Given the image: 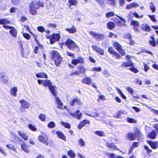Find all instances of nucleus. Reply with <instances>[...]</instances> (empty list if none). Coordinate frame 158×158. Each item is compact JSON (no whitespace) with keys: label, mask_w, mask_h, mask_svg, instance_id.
I'll use <instances>...</instances> for the list:
<instances>
[{"label":"nucleus","mask_w":158,"mask_h":158,"mask_svg":"<svg viewBox=\"0 0 158 158\" xmlns=\"http://www.w3.org/2000/svg\"><path fill=\"white\" fill-rule=\"evenodd\" d=\"M65 44L70 50L78 51L79 50L78 46L72 40L68 39L65 42Z\"/></svg>","instance_id":"obj_1"},{"label":"nucleus","mask_w":158,"mask_h":158,"mask_svg":"<svg viewBox=\"0 0 158 158\" xmlns=\"http://www.w3.org/2000/svg\"><path fill=\"white\" fill-rule=\"evenodd\" d=\"M52 59L53 60L55 65L58 66L60 64L62 58L58 52L56 51H52L51 53Z\"/></svg>","instance_id":"obj_2"},{"label":"nucleus","mask_w":158,"mask_h":158,"mask_svg":"<svg viewBox=\"0 0 158 158\" xmlns=\"http://www.w3.org/2000/svg\"><path fill=\"white\" fill-rule=\"evenodd\" d=\"M49 139L48 135L46 134H44L43 135H39L38 137L39 141L47 146L49 144L48 142Z\"/></svg>","instance_id":"obj_3"},{"label":"nucleus","mask_w":158,"mask_h":158,"mask_svg":"<svg viewBox=\"0 0 158 158\" xmlns=\"http://www.w3.org/2000/svg\"><path fill=\"white\" fill-rule=\"evenodd\" d=\"M50 39V43L53 44L56 41H59L60 38V36L59 34H53L51 35L48 36Z\"/></svg>","instance_id":"obj_4"},{"label":"nucleus","mask_w":158,"mask_h":158,"mask_svg":"<svg viewBox=\"0 0 158 158\" xmlns=\"http://www.w3.org/2000/svg\"><path fill=\"white\" fill-rule=\"evenodd\" d=\"M3 27L7 29H10V30L9 31L10 34L13 37H16L17 34V30L14 27L6 25H3Z\"/></svg>","instance_id":"obj_5"},{"label":"nucleus","mask_w":158,"mask_h":158,"mask_svg":"<svg viewBox=\"0 0 158 158\" xmlns=\"http://www.w3.org/2000/svg\"><path fill=\"white\" fill-rule=\"evenodd\" d=\"M38 83L40 85H42L43 86L45 87H49L51 85L52 83L51 81L48 80H37Z\"/></svg>","instance_id":"obj_6"},{"label":"nucleus","mask_w":158,"mask_h":158,"mask_svg":"<svg viewBox=\"0 0 158 158\" xmlns=\"http://www.w3.org/2000/svg\"><path fill=\"white\" fill-rule=\"evenodd\" d=\"M89 34L92 36L94 37L95 39L98 40L103 39L104 37L103 35L98 34L94 31H90Z\"/></svg>","instance_id":"obj_7"},{"label":"nucleus","mask_w":158,"mask_h":158,"mask_svg":"<svg viewBox=\"0 0 158 158\" xmlns=\"http://www.w3.org/2000/svg\"><path fill=\"white\" fill-rule=\"evenodd\" d=\"M0 80L4 84H6L8 81L7 77L4 73H0Z\"/></svg>","instance_id":"obj_8"},{"label":"nucleus","mask_w":158,"mask_h":158,"mask_svg":"<svg viewBox=\"0 0 158 158\" xmlns=\"http://www.w3.org/2000/svg\"><path fill=\"white\" fill-rule=\"evenodd\" d=\"M93 49L99 54L103 55L104 54V50L98 47L93 45L92 46Z\"/></svg>","instance_id":"obj_9"},{"label":"nucleus","mask_w":158,"mask_h":158,"mask_svg":"<svg viewBox=\"0 0 158 158\" xmlns=\"http://www.w3.org/2000/svg\"><path fill=\"white\" fill-rule=\"evenodd\" d=\"M70 114L71 116L76 118L77 119H80L82 115V113H80V111L79 110H77L75 113H70Z\"/></svg>","instance_id":"obj_10"},{"label":"nucleus","mask_w":158,"mask_h":158,"mask_svg":"<svg viewBox=\"0 0 158 158\" xmlns=\"http://www.w3.org/2000/svg\"><path fill=\"white\" fill-rule=\"evenodd\" d=\"M65 31L70 34H73L77 32V29L75 27L72 25L70 28H67L65 29Z\"/></svg>","instance_id":"obj_11"},{"label":"nucleus","mask_w":158,"mask_h":158,"mask_svg":"<svg viewBox=\"0 0 158 158\" xmlns=\"http://www.w3.org/2000/svg\"><path fill=\"white\" fill-rule=\"evenodd\" d=\"M147 143L151 146L153 149H156L158 147V141L152 142L151 141H148Z\"/></svg>","instance_id":"obj_12"},{"label":"nucleus","mask_w":158,"mask_h":158,"mask_svg":"<svg viewBox=\"0 0 158 158\" xmlns=\"http://www.w3.org/2000/svg\"><path fill=\"white\" fill-rule=\"evenodd\" d=\"M131 24L133 26L134 30L136 31H138V28L139 27V24L138 22L132 20L131 22Z\"/></svg>","instance_id":"obj_13"},{"label":"nucleus","mask_w":158,"mask_h":158,"mask_svg":"<svg viewBox=\"0 0 158 158\" xmlns=\"http://www.w3.org/2000/svg\"><path fill=\"white\" fill-rule=\"evenodd\" d=\"M127 139L130 141L135 140L136 138L135 134L131 132L127 134Z\"/></svg>","instance_id":"obj_14"},{"label":"nucleus","mask_w":158,"mask_h":158,"mask_svg":"<svg viewBox=\"0 0 158 158\" xmlns=\"http://www.w3.org/2000/svg\"><path fill=\"white\" fill-rule=\"evenodd\" d=\"M19 102L21 104V106L25 109H27L29 106V104L25 100H21Z\"/></svg>","instance_id":"obj_15"},{"label":"nucleus","mask_w":158,"mask_h":158,"mask_svg":"<svg viewBox=\"0 0 158 158\" xmlns=\"http://www.w3.org/2000/svg\"><path fill=\"white\" fill-rule=\"evenodd\" d=\"M90 123V122L89 120L87 119H85L81 122L80 124L78 126V128L79 129H81L83 127L85 126L86 124H89Z\"/></svg>","instance_id":"obj_16"},{"label":"nucleus","mask_w":158,"mask_h":158,"mask_svg":"<svg viewBox=\"0 0 158 158\" xmlns=\"http://www.w3.org/2000/svg\"><path fill=\"white\" fill-rule=\"evenodd\" d=\"M81 82L88 85H90L91 84L92 81L89 77H86L82 80Z\"/></svg>","instance_id":"obj_17"},{"label":"nucleus","mask_w":158,"mask_h":158,"mask_svg":"<svg viewBox=\"0 0 158 158\" xmlns=\"http://www.w3.org/2000/svg\"><path fill=\"white\" fill-rule=\"evenodd\" d=\"M21 149L25 152L29 153L30 152V150L28 145H26L25 143H23L21 145Z\"/></svg>","instance_id":"obj_18"},{"label":"nucleus","mask_w":158,"mask_h":158,"mask_svg":"<svg viewBox=\"0 0 158 158\" xmlns=\"http://www.w3.org/2000/svg\"><path fill=\"white\" fill-rule=\"evenodd\" d=\"M56 135L58 138L63 140L64 141H66V137L62 132L60 131H57Z\"/></svg>","instance_id":"obj_19"},{"label":"nucleus","mask_w":158,"mask_h":158,"mask_svg":"<svg viewBox=\"0 0 158 158\" xmlns=\"http://www.w3.org/2000/svg\"><path fill=\"white\" fill-rule=\"evenodd\" d=\"M55 100L57 105V107L59 108L62 109L63 106V104L59 99V98L56 96Z\"/></svg>","instance_id":"obj_20"},{"label":"nucleus","mask_w":158,"mask_h":158,"mask_svg":"<svg viewBox=\"0 0 158 158\" xmlns=\"http://www.w3.org/2000/svg\"><path fill=\"white\" fill-rule=\"evenodd\" d=\"M30 6L35 8L36 9H38L40 8V5L39 4V2H32L30 4Z\"/></svg>","instance_id":"obj_21"},{"label":"nucleus","mask_w":158,"mask_h":158,"mask_svg":"<svg viewBox=\"0 0 158 158\" xmlns=\"http://www.w3.org/2000/svg\"><path fill=\"white\" fill-rule=\"evenodd\" d=\"M56 87L55 86L52 85L48 87V88L52 94V95L55 96H56Z\"/></svg>","instance_id":"obj_22"},{"label":"nucleus","mask_w":158,"mask_h":158,"mask_svg":"<svg viewBox=\"0 0 158 158\" xmlns=\"http://www.w3.org/2000/svg\"><path fill=\"white\" fill-rule=\"evenodd\" d=\"M141 29L145 31H149L151 30L150 27L146 24H142L141 26Z\"/></svg>","instance_id":"obj_23"},{"label":"nucleus","mask_w":158,"mask_h":158,"mask_svg":"<svg viewBox=\"0 0 158 158\" xmlns=\"http://www.w3.org/2000/svg\"><path fill=\"white\" fill-rule=\"evenodd\" d=\"M148 138L151 139H154L156 138V133L155 130H153L152 132L150 133L148 135Z\"/></svg>","instance_id":"obj_24"},{"label":"nucleus","mask_w":158,"mask_h":158,"mask_svg":"<svg viewBox=\"0 0 158 158\" xmlns=\"http://www.w3.org/2000/svg\"><path fill=\"white\" fill-rule=\"evenodd\" d=\"M36 76L37 78H48V76L47 75L44 73H36Z\"/></svg>","instance_id":"obj_25"},{"label":"nucleus","mask_w":158,"mask_h":158,"mask_svg":"<svg viewBox=\"0 0 158 158\" xmlns=\"http://www.w3.org/2000/svg\"><path fill=\"white\" fill-rule=\"evenodd\" d=\"M139 5L138 4L136 3H132L131 4L128 5L126 8L127 9H130L132 8H135L139 6Z\"/></svg>","instance_id":"obj_26"},{"label":"nucleus","mask_w":158,"mask_h":158,"mask_svg":"<svg viewBox=\"0 0 158 158\" xmlns=\"http://www.w3.org/2000/svg\"><path fill=\"white\" fill-rule=\"evenodd\" d=\"M17 92V87H15L11 89L10 90V93L11 95L15 97L17 95L16 93Z\"/></svg>","instance_id":"obj_27"},{"label":"nucleus","mask_w":158,"mask_h":158,"mask_svg":"<svg viewBox=\"0 0 158 158\" xmlns=\"http://www.w3.org/2000/svg\"><path fill=\"white\" fill-rule=\"evenodd\" d=\"M29 12L32 15H36L37 13V9L29 6Z\"/></svg>","instance_id":"obj_28"},{"label":"nucleus","mask_w":158,"mask_h":158,"mask_svg":"<svg viewBox=\"0 0 158 158\" xmlns=\"http://www.w3.org/2000/svg\"><path fill=\"white\" fill-rule=\"evenodd\" d=\"M132 65V62L129 61L127 62H124L121 64V66L123 67H126L128 66H131Z\"/></svg>","instance_id":"obj_29"},{"label":"nucleus","mask_w":158,"mask_h":158,"mask_svg":"<svg viewBox=\"0 0 158 158\" xmlns=\"http://www.w3.org/2000/svg\"><path fill=\"white\" fill-rule=\"evenodd\" d=\"M69 3L67 5L69 8H71V6L72 5H76L77 3V0H69L68 1Z\"/></svg>","instance_id":"obj_30"},{"label":"nucleus","mask_w":158,"mask_h":158,"mask_svg":"<svg viewBox=\"0 0 158 158\" xmlns=\"http://www.w3.org/2000/svg\"><path fill=\"white\" fill-rule=\"evenodd\" d=\"M18 133L19 135H20L23 139L26 140H27L28 139V136L25 134L20 131H18Z\"/></svg>","instance_id":"obj_31"},{"label":"nucleus","mask_w":158,"mask_h":158,"mask_svg":"<svg viewBox=\"0 0 158 158\" xmlns=\"http://www.w3.org/2000/svg\"><path fill=\"white\" fill-rule=\"evenodd\" d=\"M38 118L41 121L44 122L45 121L46 116L44 114H41L39 115Z\"/></svg>","instance_id":"obj_32"},{"label":"nucleus","mask_w":158,"mask_h":158,"mask_svg":"<svg viewBox=\"0 0 158 158\" xmlns=\"http://www.w3.org/2000/svg\"><path fill=\"white\" fill-rule=\"evenodd\" d=\"M78 142L79 145L81 147H84L85 145V141L82 138L79 139L78 141Z\"/></svg>","instance_id":"obj_33"},{"label":"nucleus","mask_w":158,"mask_h":158,"mask_svg":"<svg viewBox=\"0 0 158 158\" xmlns=\"http://www.w3.org/2000/svg\"><path fill=\"white\" fill-rule=\"evenodd\" d=\"M106 144L108 147H109L111 149L114 150L116 149V147L113 143H107Z\"/></svg>","instance_id":"obj_34"},{"label":"nucleus","mask_w":158,"mask_h":158,"mask_svg":"<svg viewBox=\"0 0 158 158\" xmlns=\"http://www.w3.org/2000/svg\"><path fill=\"white\" fill-rule=\"evenodd\" d=\"M56 125L53 122H50L48 123L47 125V127L49 128L52 129L55 127Z\"/></svg>","instance_id":"obj_35"},{"label":"nucleus","mask_w":158,"mask_h":158,"mask_svg":"<svg viewBox=\"0 0 158 158\" xmlns=\"http://www.w3.org/2000/svg\"><path fill=\"white\" fill-rule=\"evenodd\" d=\"M150 4V9H151L152 12H155L156 10V7L154 4L152 2H151Z\"/></svg>","instance_id":"obj_36"},{"label":"nucleus","mask_w":158,"mask_h":158,"mask_svg":"<svg viewBox=\"0 0 158 158\" xmlns=\"http://www.w3.org/2000/svg\"><path fill=\"white\" fill-rule=\"evenodd\" d=\"M95 134L100 136H105V134L102 131H96L94 132Z\"/></svg>","instance_id":"obj_37"},{"label":"nucleus","mask_w":158,"mask_h":158,"mask_svg":"<svg viewBox=\"0 0 158 158\" xmlns=\"http://www.w3.org/2000/svg\"><path fill=\"white\" fill-rule=\"evenodd\" d=\"M9 23V21L6 19H0V24H3V25H5V24L8 23Z\"/></svg>","instance_id":"obj_38"},{"label":"nucleus","mask_w":158,"mask_h":158,"mask_svg":"<svg viewBox=\"0 0 158 158\" xmlns=\"http://www.w3.org/2000/svg\"><path fill=\"white\" fill-rule=\"evenodd\" d=\"M61 124L65 127L70 129L71 128L70 125L68 123L64 122H61Z\"/></svg>","instance_id":"obj_39"},{"label":"nucleus","mask_w":158,"mask_h":158,"mask_svg":"<svg viewBox=\"0 0 158 158\" xmlns=\"http://www.w3.org/2000/svg\"><path fill=\"white\" fill-rule=\"evenodd\" d=\"M114 26V23L112 22H109L107 24V27L110 29H113Z\"/></svg>","instance_id":"obj_40"},{"label":"nucleus","mask_w":158,"mask_h":158,"mask_svg":"<svg viewBox=\"0 0 158 158\" xmlns=\"http://www.w3.org/2000/svg\"><path fill=\"white\" fill-rule=\"evenodd\" d=\"M68 154L72 158H74L75 156V153L72 151L69 150L68 152Z\"/></svg>","instance_id":"obj_41"},{"label":"nucleus","mask_w":158,"mask_h":158,"mask_svg":"<svg viewBox=\"0 0 158 158\" xmlns=\"http://www.w3.org/2000/svg\"><path fill=\"white\" fill-rule=\"evenodd\" d=\"M151 38L152 40H149V44L152 46H156V43L155 41L154 37L153 36H151Z\"/></svg>","instance_id":"obj_42"},{"label":"nucleus","mask_w":158,"mask_h":158,"mask_svg":"<svg viewBox=\"0 0 158 158\" xmlns=\"http://www.w3.org/2000/svg\"><path fill=\"white\" fill-rule=\"evenodd\" d=\"M6 146L8 148L12 150L14 152H16V149L15 148L13 145L11 144H7Z\"/></svg>","instance_id":"obj_43"},{"label":"nucleus","mask_w":158,"mask_h":158,"mask_svg":"<svg viewBox=\"0 0 158 158\" xmlns=\"http://www.w3.org/2000/svg\"><path fill=\"white\" fill-rule=\"evenodd\" d=\"M127 121L130 123H136L137 121L135 119L128 117L127 118Z\"/></svg>","instance_id":"obj_44"},{"label":"nucleus","mask_w":158,"mask_h":158,"mask_svg":"<svg viewBox=\"0 0 158 158\" xmlns=\"http://www.w3.org/2000/svg\"><path fill=\"white\" fill-rule=\"evenodd\" d=\"M78 60V62L80 64H84L85 60L84 58L81 56H79L77 59Z\"/></svg>","instance_id":"obj_45"},{"label":"nucleus","mask_w":158,"mask_h":158,"mask_svg":"<svg viewBox=\"0 0 158 158\" xmlns=\"http://www.w3.org/2000/svg\"><path fill=\"white\" fill-rule=\"evenodd\" d=\"M116 89L117 90L120 96L124 99H125L126 98V96L124 95L123 93L118 88H116Z\"/></svg>","instance_id":"obj_46"},{"label":"nucleus","mask_w":158,"mask_h":158,"mask_svg":"<svg viewBox=\"0 0 158 158\" xmlns=\"http://www.w3.org/2000/svg\"><path fill=\"white\" fill-rule=\"evenodd\" d=\"M78 69L79 70V71H78L79 72V73H85L86 70L85 68L81 66H80L78 68Z\"/></svg>","instance_id":"obj_47"},{"label":"nucleus","mask_w":158,"mask_h":158,"mask_svg":"<svg viewBox=\"0 0 158 158\" xmlns=\"http://www.w3.org/2000/svg\"><path fill=\"white\" fill-rule=\"evenodd\" d=\"M114 46L117 50L121 48V46L117 42L114 43Z\"/></svg>","instance_id":"obj_48"},{"label":"nucleus","mask_w":158,"mask_h":158,"mask_svg":"<svg viewBox=\"0 0 158 158\" xmlns=\"http://www.w3.org/2000/svg\"><path fill=\"white\" fill-rule=\"evenodd\" d=\"M108 3L111 6H114L116 4V2L114 0H108Z\"/></svg>","instance_id":"obj_49"},{"label":"nucleus","mask_w":158,"mask_h":158,"mask_svg":"<svg viewBox=\"0 0 158 158\" xmlns=\"http://www.w3.org/2000/svg\"><path fill=\"white\" fill-rule=\"evenodd\" d=\"M126 90L128 91L130 94H132L134 92V91L133 89L131 87L128 86L126 88Z\"/></svg>","instance_id":"obj_50"},{"label":"nucleus","mask_w":158,"mask_h":158,"mask_svg":"<svg viewBox=\"0 0 158 158\" xmlns=\"http://www.w3.org/2000/svg\"><path fill=\"white\" fill-rule=\"evenodd\" d=\"M23 37L27 40L30 39L31 37L30 35L27 33H23Z\"/></svg>","instance_id":"obj_51"},{"label":"nucleus","mask_w":158,"mask_h":158,"mask_svg":"<svg viewBox=\"0 0 158 158\" xmlns=\"http://www.w3.org/2000/svg\"><path fill=\"white\" fill-rule=\"evenodd\" d=\"M131 35L130 33H126L124 34L123 37L125 38L129 39L131 38Z\"/></svg>","instance_id":"obj_52"},{"label":"nucleus","mask_w":158,"mask_h":158,"mask_svg":"<svg viewBox=\"0 0 158 158\" xmlns=\"http://www.w3.org/2000/svg\"><path fill=\"white\" fill-rule=\"evenodd\" d=\"M107 156L110 158H116V157L114 153H107L106 154Z\"/></svg>","instance_id":"obj_53"},{"label":"nucleus","mask_w":158,"mask_h":158,"mask_svg":"<svg viewBox=\"0 0 158 158\" xmlns=\"http://www.w3.org/2000/svg\"><path fill=\"white\" fill-rule=\"evenodd\" d=\"M114 15V13L112 12H110L107 13L106 14V16L107 18H109Z\"/></svg>","instance_id":"obj_54"},{"label":"nucleus","mask_w":158,"mask_h":158,"mask_svg":"<svg viewBox=\"0 0 158 158\" xmlns=\"http://www.w3.org/2000/svg\"><path fill=\"white\" fill-rule=\"evenodd\" d=\"M135 134L137 136L140 137L141 136L142 134L141 131L139 130L136 129L135 131Z\"/></svg>","instance_id":"obj_55"},{"label":"nucleus","mask_w":158,"mask_h":158,"mask_svg":"<svg viewBox=\"0 0 158 158\" xmlns=\"http://www.w3.org/2000/svg\"><path fill=\"white\" fill-rule=\"evenodd\" d=\"M37 30L40 32H43L44 31L45 29L43 26H39L37 28Z\"/></svg>","instance_id":"obj_56"},{"label":"nucleus","mask_w":158,"mask_h":158,"mask_svg":"<svg viewBox=\"0 0 158 158\" xmlns=\"http://www.w3.org/2000/svg\"><path fill=\"white\" fill-rule=\"evenodd\" d=\"M49 27L51 28H55L56 27V25L54 23H49L48 25Z\"/></svg>","instance_id":"obj_57"},{"label":"nucleus","mask_w":158,"mask_h":158,"mask_svg":"<svg viewBox=\"0 0 158 158\" xmlns=\"http://www.w3.org/2000/svg\"><path fill=\"white\" fill-rule=\"evenodd\" d=\"M148 16L150 18L151 20L153 22H155L156 21V20L155 18L154 15H148Z\"/></svg>","instance_id":"obj_58"},{"label":"nucleus","mask_w":158,"mask_h":158,"mask_svg":"<svg viewBox=\"0 0 158 158\" xmlns=\"http://www.w3.org/2000/svg\"><path fill=\"white\" fill-rule=\"evenodd\" d=\"M29 128L30 129L33 131H36V128L31 124H30L29 125Z\"/></svg>","instance_id":"obj_59"},{"label":"nucleus","mask_w":158,"mask_h":158,"mask_svg":"<svg viewBox=\"0 0 158 158\" xmlns=\"http://www.w3.org/2000/svg\"><path fill=\"white\" fill-rule=\"evenodd\" d=\"M79 72L78 71H76L73 72H72L70 73V75L71 76H73L74 75H79Z\"/></svg>","instance_id":"obj_60"},{"label":"nucleus","mask_w":158,"mask_h":158,"mask_svg":"<svg viewBox=\"0 0 158 158\" xmlns=\"http://www.w3.org/2000/svg\"><path fill=\"white\" fill-rule=\"evenodd\" d=\"M135 81L137 84H138L139 85H141L142 84V82L139 79L137 78H136L135 80Z\"/></svg>","instance_id":"obj_61"},{"label":"nucleus","mask_w":158,"mask_h":158,"mask_svg":"<svg viewBox=\"0 0 158 158\" xmlns=\"http://www.w3.org/2000/svg\"><path fill=\"white\" fill-rule=\"evenodd\" d=\"M118 52L120 53L122 55L124 56L125 55V52L123 49H122L121 48L118 50Z\"/></svg>","instance_id":"obj_62"},{"label":"nucleus","mask_w":158,"mask_h":158,"mask_svg":"<svg viewBox=\"0 0 158 158\" xmlns=\"http://www.w3.org/2000/svg\"><path fill=\"white\" fill-rule=\"evenodd\" d=\"M143 65L144 67V71L145 72H147L149 69V67L145 63H143Z\"/></svg>","instance_id":"obj_63"},{"label":"nucleus","mask_w":158,"mask_h":158,"mask_svg":"<svg viewBox=\"0 0 158 158\" xmlns=\"http://www.w3.org/2000/svg\"><path fill=\"white\" fill-rule=\"evenodd\" d=\"M150 109V110L154 112V114H156V115H158V110H154L150 107H148Z\"/></svg>","instance_id":"obj_64"}]
</instances>
